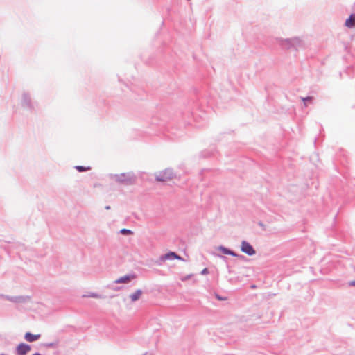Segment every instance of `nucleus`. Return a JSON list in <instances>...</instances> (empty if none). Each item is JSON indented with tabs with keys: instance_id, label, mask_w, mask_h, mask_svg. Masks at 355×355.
Segmentation results:
<instances>
[{
	"instance_id": "obj_1",
	"label": "nucleus",
	"mask_w": 355,
	"mask_h": 355,
	"mask_svg": "<svg viewBox=\"0 0 355 355\" xmlns=\"http://www.w3.org/2000/svg\"><path fill=\"white\" fill-rule=\"evenodd\" d=\"M116 180L126 184H132L135 180V176L132 173H122L116 175Z\"/></svg>"
},
{
	"instance_id": "obj_2",
	"label": "nucleus",
	"mask_w": 355,
	"mask_h": 355,
	"mask_svg": "<svg viewBox=\"0 0 355 355\" xmlns=\"http://www.w3.org/2000/svg\"><path fill=\"white\" fill-rule=\"evenodd\" d=\"M241 251L250 256L255 254V250L252 246L246 241H243L241 243Z\"/></svg>"
},
{
	"instance_id": "obj_3",
	"label": "nucleus",
	"mask_w": 355,
	"mask_h": 355,
	"mask_svg": "<svg viewBox=\"0 0 355 355\" xmlns=\"http://www.w3.org/2000/svg\"><path fill=\"white\" fill-rule=\"evenodd\" d=\"M18 355H26L31 351V347L25 343H20L16 349Z\"/></svg>"
},
{
	"instance_id": "obj_4",
	"label": "nucleus",
	"mask_w": 355,
	"mask_h": 355,
	"mask_svg": "<svg viewBox=\"0 0 355 355\" xmlns=\"http://www.w3.org/2000/svg\"><path fill=\"white\" fill-rule=\"evenodd\" d=\"M171 173L170 171H165L157 175L156 179L157 181H166L171 179Z\"/></svg>"
},
{
	"instance_id": "obj_5",
	"label": "nucleus",
	"mask_w": 355,
	"mask_h": 355,
	"mask_svg": "<svg viewBox=\"0 0 355 355\" xmlns=\"http://www.w3.org/2000/svg\"><path fill=\"white\" fill-rule=\"evenodd\" d=\"M173 259L182 260V259L179 255H178L177 254H175V252H168V253L164 254L161 258V259L164 261L166 260Z\"/></svg>"
},
{
	"instance_id": "obj_6",
	"label": "nucleus",
	"mask_w": 355,
	"mask_h": 355,
	"mask_svg": "<svg viewBox=\"0 0 355 355\" xmlns=\"http://www.w3.org/2000/svg\"><path fill=\"white\" fill-rule=\"evenodd\" d=\"M40 338V334H33L30 332L26 333L24 338L28 342H34Z\"/></svg>"
},
{
	"instance_id": "obj_7",
	"label": "nucleus",
	"mask_w": 355,
	"mask_h": 355,
	"mask_svg": "<svg viewBox=\"0 0 355 355\" xmlns=\"http://www.w3.org/2000/svg\"><path fill=\"white\" fill-rule=\"evenodd\" d=\"M345 26L348 28L355 26V15L352 14L345 21Z\"/></svg>"
},
{
	"instance_id": "obj_8",
	"label": "nucleus",
	"mask_w": 355,
	"mask_h": 355,
	"mask_svg": "<svg viewBox=\"0 0 355 355\" xmlns=\"http://www.w3.org/2000/svg\"><path fill=\"white\" fill-rule=\"evenodd\" d=\"M135 277L133 275H126L123 277H121L116 280L114 281L116 284H120V283H128L131 279H134Z\"/></svg>"
},
{
	"instance_id": "obj_9",
	"label": "nucleus",
	"mask_w": 355,
	"mask_h": 355,
	"mask_svg": "<svg viewBox=\"0 0 355 355\" xmlns=\"http://www.w3.org/2000/svg\"><path fill=\"white\" fill-rule=\"evenodd\" d=\"M141 295H142V291L139 289V290H137L134 293L131 294L130 295V298L132 302H135L141 297Z\"/></svg>"
},
{
	"instance_id": "obj_10",
	"label": "nucleus",
	"mask_w": 355,
	"mask_h": 355,
	"mask_svg": "<svg viewBox=\"0 0 355 355\" xmlns=\"http://www.w3.org/2000/svg\"><path fill=\"white\" fill-rule=\"evenodd\" d=\"M218 249L225 254H230L232 256H235V254L232 251H231L224 247L220 246V247H219Z\"/></svg>"
},
{
	"instance_id": "obj_11",
	"label": "nucleus",
	"mask_w": 355,
	"mask_h": 355,
	"mask_svg": "<svg viewBox=\"0 0 355 355\" xmlns=\"http://www.w3.org/2000/svg\"><path fill=\"white\" fill-rule=\"evenodd\" d=\"M76 168L79 171V172H83V171H89L91 169V168L89 166L88 167H84V166H76Z\"/></svg>"
},
{
	"instance_id": "obj_12",
	"label": "nucleus",
	"mask_w": 355,
	"mask_h": 355,
	"mask_svg": "<svg viewBox=\"0 0 355 355\" xmlns=\"http://www.w3.org/2000/svg\"><path fill=\"white\" fill-rule=\"evenodd\" d=\"M121 232L123 234H132V232L131 230H127V229H122L121 230Z\"/></svg>"
},
{
	"instance_id": "obj_13",
	"label": "nucleus",
	"mask_w": 355,
	"mask_h": 355,
	"mask_svg": "<svg viewBox=\"0 0 355 355\" xmlns=\"http://www.w3.org/2000/svg\"><path fill=\"white\" fill-rule=\"evenodd\" d=\"M84 297H93V298H98L99 297V295L96 293H91L87 296H84Z\"/></svg>"
},
{
	"instance_id": "obj_14",
	"label": "nucleus",
	"mask_w": 355,
	"mask_h": 355,
	"mask_svg": "<svg viewBox=\"0 0 355 355\" xmlns=\"http://www.w3.org/2000/svg\"><path fill=\"white\" fill-rule=\"evenodd\" d=\"M311 100H312V97H306V98H302V101L304 102L305 105H306V102H310V101H311Z\"/></svg>"
},
{
	"instance_id": "obj_15",
	"label": "nucleus",
	"mask_w": 355,
	"mask_h": 355,
	"mask_svg": "<svg viewBox=\"0 0 355 355\" xmlns=\"http://www.w3.org/2000/svg\"><path fill=\"white\" fill-rule=\"evenodd\" d=\"M209 273V270L207 268H205L202 270L201 274L202 275H207Z\"/></svg>"
},
{
	"instance_id": "obj_16",
	"label": "nucleus",
	"mask_w": 355,
	"mask_h": 355,
	"mask_svg": "<svg viewBox=\"0 0 355 355\" xmlns=\"http://www.w3.org/2000/svg\"><path fill=\"white\" fill-rule=\"evenodd\" d=\"M349 285L350 286H355V281H352L349 282Z\"/></svg>"
},
{
	"instance_id": "obj_17",
	"label": "nucleus",
	"mask_w": 355,
	"mask_h": 355,
	"mask_svg": "<svg viewBox=\"0 0 355 355\" xmlns=\"http://www.w3.org/2000/svg\"><path fill=\"white\" fill-rule=\"evenodd\" d=\"M33 355H42V354H40L39 353H35V354H33Z\"/></svg>"
},
{
	"instance_id": "obj_18",
	"label": "nucleus",
	"mask_w": 355,
	"mask_h": 355,
	"mask_svg": "<svg viewBox=\"0 0 355 355\" xmlns=\"http://www.w3.org/2000/svg\"><path fill=\"white\" fill-rule=\"evenodd\" d=\"M217 298H218V300H222V298H221L220 297H218V296H217Z\"/></svg>"
}]
</instances>
